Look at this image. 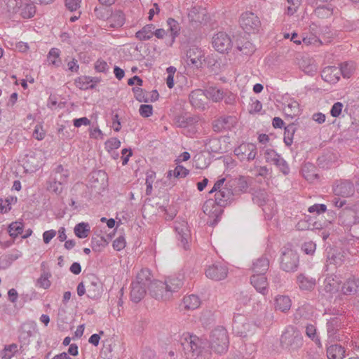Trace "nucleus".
<instances>
[{
  "instance_id": "1",
  "label": "nucleus",
  "mask_w": 359,
  "mask_h": 359,
  "mask_svg": "<svg viewBox=\"0 0 359 359\" xmlns=\"http://www.w3.org/2000/svg\"><path fill=\"white\" fill-rule=\"evenodd\" d=\"M229 185V180L224 177L219 178L214 184L210 194L216 192L215 201H208L203 207V212L209 217H218L220 209L219 205L224 206L232 199L235 192L232 186Z\"/></svg>"
},
{
  "instance_id": "2",
  "label": "nucleus",
  "mask_w": 359,
  "mask_h": 359,
  "mask_svg": "<svg viewBox=\"0 0 359 359\" xmlns=\"http://www.w3.org/2000/svg\"><path fill=\"white\" fill-rule=\"evenodd\" d=\"M184 284L183 276L173 275L165 281L154 280L149 287L150 295L157 300L169 301L177 293Z\"/></svg>"
},
{
  "instance_id": "3",
  "label": "nucleus",
  "mask_w": 359,
  "mask_h": 359,
  "mask_svg": "<svg viewBox=\"0 0 359 359\" xmlns=\"http://www.w3.org/2000/svg\"><path fill=\"white\" fill-rule=\"evenodd\" d=\"M152 280L151 271L148 269H142L136 276L135 280L131 284L130 299L133 302H140L147 292V288L149 287Z\"/></svg>"
},
{
  "instance_id": "4",
  "label": "nucleus",
  "mask_w": 359,
  "mask_h": 359,
  "mask_svg": "<svg viewBox=\"0 0 359 359\" xmlns=\"http://www.w3.org/2000/svg\"><path fill=\"white\" fill-rule=\"evenodd\" d=\"M304 344L301 332L295 327H286L280 336L281 346L290 352L297 351Z\"/></svg>"
},
{
  "instance_id": "5",
  "label": "nucleus",
  "mask_w": 359,
  "mask_h": 359,
  "mask_svg": "<svg viewBox=\"0 0 359 359\" xmlns=\"http://www.w3.org/2000/svg\"><path fill=\"white\" fill-rule=\"evenodd\" d=\"M211 349L217 354L225 353L229 348V336L226 330L223 327L214 329L210 335Z\"/></svg>"
},
{
  "instance_id": "6",
  "label": "nucleus",
  "mask_w": 359,
  "mask_h": 359,
  "mask_svg": "<svg viewBox=\"0 0 359 359\" xmlns=\"http://www.w3.org/2000/svg\"><path fill=\"white\" fill-rule=\"evenodd\" d=\"M253 201L262 207L267 219H271L276 212V204L273 196L265 190L256 191L253 195Z\"/></svg>"
},
{
  "instance_id": "7",
  "label": "nucleus",
  "mask_w": 359,
  "mask_h": 359,
  "mask_svg": "<svg viewBox=\"0 0 359 359\" xmlns=\"http://www.w3.org/2000/svg\"><path fill=\"white\" fill-rule=\"evenodd\" d=\"M180 346L184 351V358L193 359L200 353L201 341L197 336L187 333L181 337Z\"/></svg>"
},
{
  "instance_id": "8",
  "label": "nucleus",
  "mask_w": 359,
  "mask_h": 359,
  "mask_svg": "<svg viewBox=\"0 0 359 359\" xmlns=\"http://www.w3.org/2000/svg\"><path fill=\"white\" fill-rule=\"evenodd\" d=\"M299 255L290 245L284 246L281 250L280 265L286 272H294L299 266Z\"/></svg>"
},
{
  "instance_id": "9",
  "label": "nucleus",
  "mask_w": 359,
  "mask_h": 359,
  "mask_svg": "<svg viewBox=\"0 0 359 359\" xmlns=\"http://www.w3.org/2000/svg\"><path fill=\"white\" fill-rule=\"evenodd\" d=\"M264 157L266 163L276 165L285 175L290 173V167L287 161L275 149L266 147L263 149Z\"/></svg>"
},
{
  "instance_id": "10",
  "label": "nucleus",
  "mask_w": 359,
  "mask_h": 359,
  "mask_svg": "<svg viewBox=\"0 0 359 359\" xmlns=\"http://www.w3.org/2000/svg\"><path fill=\"white\" fill-rule=\"evenodd\" d=\"M240 25L246 33L254 34L259 30L261 22L254 13L247 11L241 15Z\"/></svg>"
},
{
  "instance_id": "11",
  "label": "nucleus",
  "mask_w": 359,
  "mask_h": 359,
  "mask_svg": "<svg viewBox=\"0 0 359 359\" xmlns=\"http://www.w3.org/2000/svg\"><path fill=\"white\" fill-rule=\"evenodd\" d=\"M233 153L241 161L250 162L257 156V146L252 143L243 142L234 149Z\"/></svg>"
},
{
  "instance_id": "12",
  "label": "nucleus",
  "mask_w": 359,
  "mask_h": 359,
  "mask_svg": "<svg viewBox=\"0 0 359 359\" xmlns=\"http://www.w3.org/2000/svg\"><path fill=\"white\" fill-rule=\"evenodd\" d=\"M212 46L219 53H225L232 47L231 37L225 32H219L212 37Z\"/></svg>"
},
{
  "instance_id": "13",
  "label": "nucleus",
  "mask_w": 359,
  "mask_h": 359,
  "mask_svg": "<svg viewBox=\"0 0 359 359\" xmlns=\"http://www.w3.org/2000/svg\"><path fill=\"white\" fill-rule=\"evenodd\" d=\"M22 6V0H2L1 9L2 13L9 18L17 19L20 7Z\"/></svg>"
},
{
  "instance_id": "14",
  "label": "nucleus",
  "mask_w": 359,
  "mask_h": 359,
  "mask_svg": "<svg viewBox=\"0 0 359 359\" xmlns=\"http://www.w3.org/2000/svg\"><path fill=\"white\" fill-rule=\"evenodd\" d=\"M342 326V320L339 316L332 317L327 320V334L330 341H337L339 339V332Z\"/></svg>"
},
{
  "instance_id": "15",
  "label": "nucleus",
  "mask_w": 359,
  "mask_h": 359,
  "mask_svg": "<svg viewBox=\"0 0 359 359\" xmlns=\"http://www.w3.org/2000/svg\"><path fill=\"white\" fill-rule=\"evenodd\" d=\"M227 274L226 266L221 263L213 264L205 270V276L214 280H223L227 276Z\"/></svg>"
},
{
  "instance_id": "16",
  "label": "nucleus",
  "mask_w": 359,
  "mask_h": 359,
  "mask_svg": "<svg viewBox=\"0 0 359 359\" xmlns=\"http://www.w3.org/2000/svg\"><path fill=\"white\" fill-rule=\"evenodd\" d=\"M175 229L177 234L178 240L180 241L181 245L184 249H187L190 238V231L187 222L184 220H177L175 222Z\"/></svg>"
},
{
  "instance_id": "17",
  "label": "nucleus",
  "mask_w": 359,
  "mask_h": 359,
  "mask_svg": "<svg viewBox=\"0 0 359 359\" xmlns=\"http://www.w3.org/2000/svg\"><path fill=\"white\" fill-rule=\"evenodd\" d=\"M237 318L238 322L236 320L234 322L233 330L240 337H246L249 334H252L257 328L256 325L250 321L242 322V320L244 318L242 316H238Z\"/></svg>"
},
{
  "instance_id": "18",
  "label": "nucleus",
  "mask_w": 359,
  "mask_h": 359,
  "mask_svg": "<svg viewBox=\"0 0 359 359\" xmlns=\"http://www.w3.org/2000/svg\"><path fill=\"white\" fill-rule=\"evenodd\" d=\"M179 126L183 128V133L189 137H193L198 132V121L194 117H181L179 119Z\"/></svg>"
},
{
  "instance_id": "19",
  "label": "nucleus",
  "mask_w": 359,
  "mask_h": 359,
  "mask_svg": "<svg viewBox=\"0 0 359 359\" xmlns=\"http://www.w3.org/2000/svg\"><path fill=\"white\" fill-rule=\"evenodd\" d=\"M346 256V253L344 250L330 248L327 251V265L325 266L326 271L329 270V267L331 265H334L335 267L341 266Z\"/></svg>"
},
{
  "instance_id": "20",
  "label": "nucleus",
  "mask_w": 359,
  "mask_h": 359,
  "mask_svg": "<svg viewBox=\"0 0 359 359\" xmlns=\"http://www.w3.org/2000/svg\"><path fill=\"white\" fill-rule=\"evenodd\" d=\"M22 165L25 171L30 173L35 172L41 166V163L36 157V154L33 151H30L25 156L22 160Z\"/></svg>"
},
{
  "instance_id": "21",
  "label": "nucleus",
  "mask_w": 359,
  "mask_h": 359,
  "mask_svg": "<svg viewBox=\"0 0 359 359\" xmlns=\"http://www.w3.org/2000/svg\"><path fill=\"white\" fill-rule=\"evenodd\" d=\"M341 75L339 67L328 66L325 67L321 73L322 79L328 83H337Z\"/></svg>"
},
{
  "instance_id": "22",
  "label": "nucleus",
  "mask_w": 359,
  "mask_h": 359,
  "mask_svg": "<svg viewBox=\"0 0 359 359\" xmlns=\"http://www.w3.org/2000/svg\"><path fill=\"white\" fill-rule=\"evenodd\" d=\"M250 283L259 293L265 294L268 292V283L264 275L252 274L250 278Z\"/></svg>"
},
{
  "instance_id": "23",
  "label": "nucleus",
  "mask_w": 359,
  "mask_h": 359,
  "mask_svg": "<svg viewBox=\"0 0 359 359\" xmlns=\"http://www.w3.org/2000/svg\"><path fill=\"white\" fill-rule=\"evenodd\" d=\"M203 56V52L200 48L192 46L187 53V63L198 67L201 65Z\"/></svg>"
},
{
  "instance_id": "24",
  "label": "nucleus",
  "mask_w": 359,
  "mask_h": 359,
  "mask_svg": "<svg viewBox=\"0 0 359 359\" xmlns=\"http://www.w3.org/2000/svg\"><path fill=\"white\" fill-rule=\"evenodd\" d=\"M292 306V300L288 295L279 294L274 298V307L276 311L283 313L289 311Z\"/></svg>"
},
{
  "instance_id": "25",
  "label": "nucleus",
  "mask_w": 359,
  "mask_h": 359,
  "mask_svg": "<svg viewBox=\"0 0 359 359\" xmlns=\"http://www.w3.org/2000/svg\"><path fill=\"white\" fill-rule=\"evenodd\" d=\"M236 118L233 116H222L213 122L212 128L215 132L229 130L235 123Z\"/></svg>"
},
{
  "instance_id": "26",
  "label": "nucleus",
  "mask_w": 359,
  "mask_h": 359,
  "mask_svg": "<svg viewBox=\"0 0 359 359\" xmlns=\"http://www.w3.org/2000/svg\"><path fill=\"white\" fill-rule=\"evenodd\" d=\"M354 191L353 183L347 180L341 182L334 189L335 195L342 197H349L354 194Z\"/></svg>"
},
{
  "instance_id": "27",
  "label": "nucleus",
  "mask_w": 359,
  "mask_h": 359,
  "mask_svg": "<svg viewBox=\"0 0 359 359\" xmlns=\"http://www.w3.org/2000/svg\"><path fill=\"white\" fill-rule=\"evenodd\" d=\"M125 22L124 14L122 11H117L107 17L106 22V27L110 28H118L123 25Z\"/></svg>"
},
{
  "instance_id": "28",
  "label": "nucleus",
  "mask_w": 359,
  "mask_h": 359,
  "mask_svg": "<svg viewBox=\"0 0 359 359\" xmlns=\"http://www.w3.org/2000/svg\"><path fill=\"white\" fill-rule=\"evenodd\" d=\"M341 280L337 275L327 276L323 282V288L326 292L334 293L339 290Z\"/></svg>"
},
{
  "instance_id": "29",
  "label": "nucleus",
  "mask_w": 359,
  "mask_h": 359,
  "mask_svg": "<svg viewBox=\"0 0 359 359\" xmlns=\"http://www.w3.org/2000/svg\"><path fill=\"white\" fill-rule=\"evenodd\" d=\"M297 283L302 290H312L316 285V280L304 273H300L297 276Z\"/></svg>"
},
{
  "instance_id": "30",
  "label": "nucleus",
  "mask_w": 359,
  "mask_h": 359,
  "mask_svg": "<svg viewBox=\"0 0 359 359\" xmlns=\"http://www.w3.org/2000/svg\"><path fill=\"white\" fill-rule=\"evenodd\" d=\"M229 180V186H232L235 194L245 192L248 188L247 178L244 176H240L238 178H230Z\"/></svg>"
},
{
  "instance_id": "31",
  "label": "nucleus",
  "mask_w": 359,
  "mask_h": 359,
  "mask_svg": "<svg viewBox=\"0 0 359 359\" xmlns=\"http://www.w3.org/2000/svg\"><path fill=\"white\" fill-rule=\"evenodd\" d=\"M269 266V261L266 257H262L257 259L252 264L253 274L265 275Z\"/></svg>"
},
{
  "instance_id": "32",
  "label": "nucleus",
  "mask_w": 359,
  "mask_h": 359,
  "mask_svg": "<svg viewBox=\"0 0 359 359\" xmlns=\"http://www.w3.org/2000/svg\"><path fill=\"white\" fill-rule=\"evenodd\" d=\"M283 111L287 116L293 118L299 113V104L294 99H290L284 104Z\"/></svg>"
},
{
  "instance_id": "33",
  "label": "nucleus",
  "mask_w": 359,
  "mask_h": 359,
  "mask_svg": "<svg viewBox=\"0 0 359 359\" xmlns=\"http://www.w3.org/2000/svg\"><path fill=\"white\" fill-rule=\"evenodd\" d=\"M69 177V172L65 170L62 165H57L53 171V175L50 179L58 182L59 185H63L67 182Z\"/></svg>"
},
{
  "instance_id": "34",
  "label": "nucleus",
  "mask_w": 359,
  "mask_h": 359,
  "mask_svg": "<svg viewBox=\"0 0 359 359\" xmlns=\"http://www.w3.org/2000/svg\"><path fill=\"white\" fill-rule=\"evenodd\" d=\"M205 97V90L197 89L193 90L189 95V100L191 104L197 108L204 107L203 98Z\"/></svg>"
},
{
  "instance_id": "35",
  "label": "nucleus",
  "mask_w": 359,
  "mask_h": 359,
  "mask_svg": "<svg viewBox=\"0 0 359 359\" xmlns=\"http://www.w3.org/2000/svg\"><path fill=\"white\" fill-rule=\"evenodd\" d=\"M155 26L153 24L144 25L140 30L135 33V37L139 41H147L151 39L154 36V29Z\"/></svg>"
},
{
  "instance_id": "36",
  "label": "nucleus",
  "mask_w": 359,
  "mask_h": 359,
  "mask_svg": "<svg viewBox=\"0 0 359 359\" xmlns=\"http://www.w3.org/2000/svg\"><path fill=\"white\" fill-rule=\"evenodd\" d=\"M32 3H24L22 1V6L20 7V11L18 13V18L21 17L25 19H28L34 17L36 13V6Z\"/></svg>"
},
{
  "instance_id": "37",
  "label": "nucleus",
  "mask_w": 359,
  "mask_h": 359,
  "mask_svg": "<svg viewBox=\"0 0 359 359\" xmlns=\"http://www.w3.org/2000/svg\"><path fill=\"white\" fill-rule=\"evenodd\" d=\"M327 356L329 359H343L345 356L344 348L340 345H331L327 348Z\"/></svg>"
},
{
  "instance_id": "38",
  "label": "nucleus",
  "mask_w": 359,
  "mask_h": 359,
  "mask_svg": "<svg viewBox=\"0 0 359 359\" xmlns=\"http://www.w3.org/2000/svg\"><path fill=\"white\" fill-rule=\"evenodd\" d=\"M359 286V280L354 277H350L342 286L341 290L344 294H351L356 292Z\"/></svg>"
},
{
  "instance_id": "39",
  "label": "nucleus",
  "mask_w": 359,
  "mask_h": 359,
  "mask_svg": "<svg viewBox=\"0 0 359 359\" xmlns=\"http://www.w3.org/2000/svg\"><path fill=\"white\" fill-rule=\"evenodd\" d=\"M205 97L217 102L221 101L224 97V91L222 89L215 87H210L205 90Z\"/></svg>"
},
{
  "instance_id": "40",
  "label": "nucleus",
  "mask_w": 359,
  "mask_h": 359,
  "mask_svg": "<svg viewBox=\"0 0 359 359\" xmlns=\"http://www.w3.org/2000/svg\"><path fill=\"white\" fill-rule=\"evenodd\" d=\"M255 50V46L250 41H245L241 46L238 45L236 47L234 53L237 55H250Z\"/></svg>"
},
{
  "instance_id": "41",
  "label": "nucleus",
  "mask_w": 359,
  "mask_h": 359,
  "mask_svg": "<svg viewBox=\"0 0 359 359\" xmlns=\"http://www.w3.org/2000/svg\"><path fill=\"white\" fill-rule=\"evenodd\" d=\"M184 307L187 309H196L201 304V299L196 294H190L185 296L183 299Z\"/></svg>"
},
{
  "instance_id": "42",
  "label": "nucleus",
  "mask_w": 359,
  "mask_h": 359,
  "mask_svg": "<svg viewBox=\"0 0 359 359\" xmlns=\"http://www.w3.org/2000/svg\"><path fill=\"white\" fill-rule=\"evenodd\" d=\"M168 29L170 32L172 36V42H174L175 39L180 35V25L179 22L173 18H168L167 20Z\"/></svg>"
},
{
  "instance_id": "43",
  "label": "nucleus",
  "mask_w": 359,
  "mask_h": 359,
  "mask_svg": "<svg viewBox=\"0 0 359 359\" xmlns=\"http://www.w3.org/2000/svg\"><path fill=\"white\" fill-rule=\"evenodd\" d=\"M306 335L311 339L318 347L322 346L320 337L317 334V329L314 325L308 324L305 327Z\"/></svg>"
},
{
  "instance_id": "44",
  "label": "nucleus",
  "mask_w": 359,
  "mask_h": 359,
  "mask_svg": "<svg viewBox=\"0 0 359 359\" xmlns=\"http://www.w3.org/2000/svg\"><path fill=\"white\" fill-rule=\"evenodd\" d=\"M101 285L100 283L97 280H93L90 285L88 286V297L96 299L101 296Z\"/></svg>"
},
{
  "instance_id": "45",
  "label": "nucleus",
  "mask_w": 359,
  "mask_h": 359,
  "mask_svg": "<svg viewBox=\"0 0 359 359\" xmlns=\"http://www.w3.org/2000/svg\"><path fill=\"white\" fill-rule=\"evenodd\" d=\"M18 351V346L16 344L6 345L4 349L0 352L1 359H11Z\"/></svg>"
},
{
  "instance_id": "46",
  "label": "nucleus",
  "mask_w": 359,
  "mask_h": 359,
  "mask_svg": "<svg viewBox=\"0 0 359 359\" xmlns=\"http://www.w3.org/2000/svg\"><path fill=\"white\" fill-rule=\"evenodd\" d=\"M60 50L58 48H51L47 56L48 64L55 67L60 66L62 61L60 58Z\"/></svg>"
},
{
  "instance_id": "47",
  "label": "nucleus",
  "mask_w": 359,
  "mask_h": 359,
  "mask_svg": "<svg viewBox=\"0 0 359 359\" xmlns=\"http://www.w3.org/2000/svg\"><path fill=\"white\" fill-rule=\"evenodd\" d=\"M90 232V226L88 223L81 222L76 224L74 227V233L79 238L88 237Z\"/></svg>"
},
{
  "instance_id": "48",
  "label": "nucleus",
  "mask_w": 359,
  "mask_h": 359,
  "mask_svg": "<svg viewBox=\"0 0 359 359\" xmlns=\"http://www.w3.org/2000/svg\"><path fill=\"white\" fill-rule=\"evenodd\" d=\"M23 228L24 225L22 222H13L8 226L9 235L13 238H16L22 233Z\"/></svg>"
},
{
  "instance_id": "49",
  "label": "nucleus",
  "mask_w": 359,
  "mask_h": 359,
  "mask_svg": "<svg viewBox=\"0 0 359 359\" xmlns=\"http://www.w3.org/2000/svg\"><path fill=\"white\" fill-rule=\"evenodd\" d=\"M189 171L184 167L182 165H177L174 170H170L167 173V177L168 178H171V177H174L175 178L178 177H185L188 175Z\"/></svg>"
},
{
  "instance_id": "50",
  "label": "nucleus",
  "mask_w": 359,
  "mask_h": 359,
  "mask_svg": "<svg viewBox=\"0 0 359 359\" xmlns=\"http://www.w3.org/2000/svg\"><path fill=\"white\" fill-rule=\"evenodd\" d=\"M17 198L12 196L0 198V213H6L11 209V204L16 202Z\"/></svg>"
},
{
  "instance_id": "51",
  "label": "nucleus",
  "mask_w": 359,
  "mask_h": 359,
  "mask_svg": "<svg viewBox=\"0 0 359 359\" xmlns=\"http://www.w3.org/2000/svg\"><path fill=\"white\" fill-rule=\"evenodd\" d=\"M341 71V75L344 78H349L355 69V63L353 62H346L341 64L339 67Z\"/></svg>"
},
{
  "instance_id": "52",
  "label": "nucleus",
  "mask_w": 359,
  "mask_h": 359,
  "mask_svg": "<svg viewBox=\"0 0 359 359\" xmlns=\"http://www.w3.org/2000/svg\"><path fill=\"white\" fill-rule=\"evenodd\" d=\"M295 131L294 125H288L285 128L284 131V142L287 146H291L293 142V135Z\"/></svg>"
},
{
  "instance_id": "53",
  "label": "nucleus",
  "mask_w": 359,
  "mask_h": 359,
  "mask_svg": "<svg viewBox=\"0 0 359 359\" xmlns=\"http://www.w3.org/2000/svg\"><path fill=\"white\" fill-rule=\"evenodd\" d=\"M32 136L37 140H42L45 138L46 131L41 123H38L35 126Z\"/></svg>"
},
{
  "instance_id": "54",
  "label": "nucleus",
  "mask_w": 359,
  "mask_h": 359,
  "mask_svg": "<svg viewBox=\"0 0 359 359\" xmlns=\"http://www.w3.org/2000/svg\"><path fill=\"white\" fill-rule=\"evenodd\" d=\"M50 277V274L48 273H42L38 279V285L43 289H48L50 286V281L49 280Z\"/></svg>"
},
{
  "instance_id": "55",
  "label": "nucleus",
  "mask_w": 359,
  "mask_h": 359,
  "mask_svg": "<svg viewBox=\"0 0 359 359\" xmlns=\"http://www.w3.org/2000/svg\"><path fill=\"white\" fill-rule=\"evenodd\" d=\"M105 148L107 151H111L116 149L121 146V141L116 137H111L106 141Z\"/></svg>"
},
{
  "instance_id": "56",
  "label": "nucleus",
  "mask_w": 359,
  "mask_h": 359,
  "mask_svg": "<svg viewBox=\"0 0 359 359\" xmlns=\"http://www.w3.org/2000/svg\"><path fill=\"white\" fill-rule=\"evenodd\" d=\"M139 112L144 118L150 117L153 114V107L150 104H142L140 107Z\"/></svg>"
},
{
  "instance_id": "57",
  "label": "nucleus",
  "mask_w": 359,
  "mask_h": 359,
  "mask_svg": "<svg viewBox=\"0 0 359 359\" xmlns=\"http://www.w3.org/2000/svg\"><path fill=\"white\" fill-rule=\"evenodd\" d=\"M327 210V206L325 204H314L310 206L308 209V211L310 213L316 212L318 215L325 212Z\"/></svg>"
},
{
  "instance_id": "58",
  "label": "nucleus",
  "mask_w": 359,
  "mask_h": 359,
  "mask_svg": "<svg viewBox=\"0 0 359 359\" xmlns=\"http://www.w3.org/2000/svg\"><path fill=\"white\" fill-rule=\"evenodd\" d=\"M316 249V245L313 241H308L304 243L302 246V250L306 255H313Z\"/></svg>"
},
{
  "instance_id": "59",
  "label": "nucleus",
  "mask_w": 359,
  "mask_h": 359,
  "mask_svg": "<svg viewBox=\"0 0 359 359\" xmlns=\"http://www.w3.org/2000/svg\"><path fill=\"white\" fill-rule=\"evenodd\" d=\"M95 69L97 72L107 73L109 70V66L107 62L100 59L95 63Z\"/></svg>"
},
{
  "instance_id": "60",
  "label": "nucleus",
  "mask_w": 359,
  "mask_h": 359,
  "mask_svg": "<svg viewBox=\"0 0 359 359\" xmlns=\"http://www.w3.org/2000/svg\"><path fill=\"white\" fill-rule=\"evenodd\" d=\"M126 240L122 236L116 238L113 242V248L117 251L123 250L126 247Z\"/></svg>"
},
{
  "instance_id": "61",
  "label": "nucleus",
  "mask_w": 359,
  "mask_h": 359,
  "mask_svg": "<svg viewBox=\"0 0 359 359\" xmlns=\"http://www.w3.org/2000/svg\"><path fill=\"white\" fill-rule=\"evenodd\" d=\"M62 185H59L58 182H57L56 181L50 179L48 183V189L50 191L55 193L56 194H59L62 191Z\"/></svg>"
},
{
  "instance_id": "62",
  "label": "nucleus",
  "mask_w": 359,
  "mask_h": 359,
  "mask_svg": "<svg viewBox=\"0 0 359 359\" xmlns=\"http://www.w3.org/2000/svg\"><path fill=\"white\" fill-rule=\"evenodd\" d=\"M343 107L344 105L341 102H335L330 109V114L333 117H338L341 113Z\"/></svg>"
},
{
  "instance_id": "63",
  "label": "nucleus",
  "mask_w": 359,
  "mask_h": 359,
  "mask_svg": "<svg viewBox=\"0 0 359 359\" xmlns=\"http://www.w3.org/2000/svg\"><path fill=\"white\" fill-rule=\"evenodd\" d=\"M66 7L71 11H76L79 7L81 0H65Z\"/></svg>"
},
{
  "instance_id": "64",
  "label": "nucleus",
  "mask_w": 359,
  "mask_h": 359,
  "mask_svg": "<svg viewBox=\"0 0 359 359\" xmlns=\"http://www.w3.org/2000/svg\"><path fill=\"white\" fill-rule=\"evenodd\" d=\"M56 236V231L51 229L46 231L43 233V240L46 244L50 243V241Z\"/></svg>"
}]
</instances>
